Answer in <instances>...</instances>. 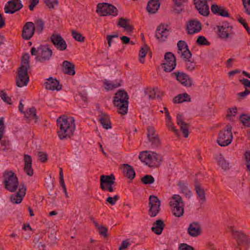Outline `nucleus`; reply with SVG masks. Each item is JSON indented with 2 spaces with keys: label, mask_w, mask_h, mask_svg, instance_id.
Listing matches in <instances>:
<instances>
[{
  "label": "nucleus",
  "mask_w": 250,
  "mask_h": 250,
  "mask_svg": "<svg viewBox=\"0 0 250 250\" xmlns=\"http://www.w3.org/2000/svg\"><path fill=\"white\" fill-rule=\"evenodd\" d=\"M187 29L188 33L192 35L199 32L201 30V24L196 20H192L188 21Z\"/></svg>",
  "instance_id": "nucleus-21"
},
{
  "label": "nucleus",
  "mask_w": 250,
  "mask_h": 250,
  "mask_svg": "<svg viewBox=\"0 0 250 250\" xmlns=\"http://www.w3.org/2000/svg\"><path fill=\"white\" fill-rule=\"evenodd\" d=\"M44 2L47 7L49 8H55L58 6V0H44Z\"/></svg>",
  "instance_id": "nucleus-49"
},
{
  "label": "nucleus",
  "mask_w": 250,
  "mask_h": 250,
  "mask_svg": "<svg viewBox=\"0 0 250 250\" xmlns=\"http://www.w3.org/2000/svg\"><path fill=\"white\" fill-rule=\"evenodd\" d=\"M104 84L105 85V89H106L107 91L114 89L112 83H110L106 80L104 81Z\"/></svg>",
  "instance_id": "nucleus-63"
},
{
  "label": "nucleus",
  "mask_w": 250,
  "mask_h": 250,
  "mask_svg": "<svg viewBox=\"0 0 250 250\" xmlns=\"http://www.w3.org/2000/svg\"><path fill=\"white\" fill-rule=\"evenodd\" d=\"M80 97L82 100V101L83 102V104H82V106L84 107L88 103V98L87 96V94L86 93H81L80 94Z\"/></svg>",
  "instance_id": "nucleus-60"
},
{
  "label": "nucleus",
  "mask_w": 250,
  "mask_h": 250,
  "mask_svg": "<svg viewBox=\"0 0 250 250\" xmlns=\"http://www.w3.org/2000/svg\"><path fill=\"white\" fill-rule=\"evenodd\" d=\"M238 21L243 25L244 27L247 30L248 33L250 34V28L249 27L248 24L246 22V20L242 18V17H239V18L238 19Z\"/></svg>",
  "instance_id": "nucleus-51"
},
{
  "label": "nucleus",
  "mask_w": 250,
  "mask_h": 250,
  "mask_svg": "<svg viewBox=\"0 0 250 250\" xmlns=\"http://www.w3.org/2000/svg\"><path fill=\"white\" fill-rule=\"evenodd\" d=\"M194 187L196 193L198 195L199 198L202 202H205L206 200L205 197V191L197 179L195 180Z\"/></svg>",
  "instance_id": "nucleus-32"
},
{
  "label": "nucleus",
  "mask_w": 250,
  "mask_h": 250,
  "mask_svg": "<svg viewBox=\"0 0 250 250\" xmlns=\"http://www.w3.org/2000/svg\"><path fill=\"white\" fill-rule=\"evenodd\" d=\"M178 54L180 55L181 57L185 59V61L186 60H189L192 56V54L190 50L188 48H186V50H184L181 52H178Z\"/></svg>",
  "instance_id": "nucleus-44"
},
{
  "label": "nucleus",
  "mask_w": 250,
  "mask_h": 250,
  "mask_svg": "<svg viewBox=\"0 0 250 250\" xmlns=\"http://www.w3.org/2000/svg\"><path fill=\"white\" fill-rule=\"evenodd\" d=\"M62 70L65 73L70 75H73L75 73L74 65L67 61L63 62Z\"/></svg>",
  "instance_id": "nucleus-35"
},
{
  "label": "nucleus",
  "mask_w": 250,
  "mask_h": 250,
  "mask_svg": "<svg viewBox=\"0 0 250 250\" xmlns=\"http://www.w3.org/2000/svg\"><path fill=\"white\" fill-rule=\"evenodd\" d=\"M31 53L33 56H36L37 61L43 62L48 60L52 55L51 50L46 46H40L36 48L32 47Z\"/></svg>",
  "instance_id": "nucleus-7"
},
{
  "label": "nucleus",
  "mask_w": 250,
  "mask_h": 250,
  "mask_svg": "<svg viewBox=\"0 0 250 250\" xmlns=\"http://www.w3.org/2000/svg\"><path fill=\"white\" fill-rule=\"evenodd\" d=\"M123 173L124 175L131 180L133 179L135 177V172L133 167L127 164L122 165Z\"/></svg>",
  "instance_id": "nucleus-29"
},
{
  "label": "nucleus",
  "mask_w": 250,
  "mask_h": 250,
  "mask_svg": "<svg viewBox=\"0 0 250 250\" xmlns=\"http://www.w3.org/2000/svg\"><path fill=\"white\" fill-rule=\"evenodd\" d=\"M165 227V224L164 221L161 219H158L153 223V227L151 229L155 234L160 235L162 234Z\"/></svg>",
  "instance_id": "nucleus-28"
},
{
  "label": "nucleus",
  "mask_w": 250,
  "mask_h": 250,
  "mask_svg": "<svg viewBox=\"0 0 250 250\" xmlns=\"http://www.w3.org/2000/svg\"><path fill=\"white\" fill-rule=\"evenodd\" d=\"M120 197L118 195H115L114 197H108L106 198V201L109 204L113 206L116 204L117 201L119 199Z\"/></svg>",
  "instance_id": "nucleus-52"
},
{
  "label": "nucleus",
  "mask_w": 250,
  "mask_h": 250,
  "mask_svg": "<svg viewBox=\"0 0 250 250\" xmlns=\"http://www.w3.org/2000/svg\"><path fill=\"white\" fill-rule=\"evenodd\" d=\"M148 49V47L147 45H146L144 47H142L140 50L139 54V61L142 63H144L145 62V58Z\"/></svg>",
  "instance_id": "nucleus-42"
},
{
  "label": "nucleus",
  "mask_w": 250,
  "mask_h": 250,
  "mask_svg": "<svg viewBox=\"0 0 250 250\" xmlns=\"http://www.w3.org/2000/svg\"><path fill=\"white\" fill-rule=\"evenodd\" d=\"M93 224L101 235L103 236L104 237L108 236V229L106 227L99 225L97 221H93Z\"/></svg>",
  "instance_id": "nucleus-38"
},
{
  "label": "nucleus",
  "mask_w": 250,
  "mask_h": 250,
  "mask_svg": "<svg viewBox=\"0 0 250 250\" xmlns=\"http://www.w3.org/2000/svg\"><path fill=\"white\" fill-rule=\"evenodd\" d=\"M99 120L104 128L108 129L111 128L109 116L104 113H101L99 116Z\"/></svg>",
  "instance_id": "nucleus-30"
},
{
  "label": "nucleus",
  "mask_w": 250,
  "mask_h": 250,
  "mask_svg": "<svg viewBox=\"0 0 250 250\" xmlns=\"http://www.w3.org/2000/svg\"><path fill=\"white\" fill-rule=\"evenodd\" d=\"M24 170L29 176H32L33 174V169L32 166V158L30 155H24Z\"/></svg>",
  "instance_id": "nucleus-27"
},
{
  "label": "nucleus",
  "mask_w": 250,
  "mask_h": 250,
  "mask_svg": "<svg viewBox=\"0 0 250 250\" xmlns=\"http://www.w3.org/2000/svg\"><path fill=\"white\" fill-rule=\"evenodd\" d=\"M187 231L190 236L197 237L202 233V227L199 223L193 222L189 224Z\"/></svg>",
  "instance_id": "nucleus-19"
},
{
  "label": "nucleus",
  "mask_w": 250,
  "mask_h": 250,
  "mask_svg": "<svg viewBox=\"0 0 250 250\" xmlns=\"http://www.w3.org/2000/svg\"><path fill=\"white\" fill-rule=\"evenodd\" d=\"M246 13L250 15V0H242Z\"/></svg>",
  "instance_id": "nucleus-55"
},
{
  "label": "nucleus",
  "mask_w": 250,
  "mask_h": 250,
  "mask_svg": "<svg viewBox=\"0 0 250 250\" xmlns=\"http://www.w3.org/2000/svg\"><path fill=\"white\" fill-rule=\"evenodd\" d=\"M177 123L180 126V130L182 132L185 138H188L189 134L188 130L190 125L183 121L182 115L180 114L177 115Z\"/></svg>",
  "instance_id": "nucleus-22"
},
{
  "label": "nucleus",
  "mask_w": 250,
  "mask_h": 250,
  "mask_svg": "<svg viewBox=\"0 0 250 250\" xmlns=\"http://www.w3.org/2000/svg\"><path fill=\"white\" fill-rule=\"evenodd\" d=\"M128 101H123L121 104H119L118 105L117 104H114V105L117 107V112L119 113L122 115H125L127 113L128 110Z\"/></svg>",
  "instance_id": "nucleus-36"
},
{
  "label": "nucleus",
  "mask_w": 250,
  "mask_h": 250,
  "mask_svg": "<svg viewBox=\"0 0 250 250\" xmlns=\"http://www.w3.org/2000/svg\"><path fill=\"white\" fill-rule=\"evenodd\" d=\"M24 115L27 118L34 121L35 122H37V117L36 113V109L34 107L31 108L29 110L26 111Z\"/></svg>",
  "instance_id": "nucleus-39"
},
{
  "label": "nucleus",
  "mask_w": 250,
  "mask_h": 250,
  "mask_svg": "<svg viewBox=\"0 0 250 250\" xmlns=\"http://www.w3.org/2000/svg\"><path fill=\"white\" fill-rule=\"evenodd\" d=\"M173 102L175 104H179L184 102V100L183 99L182 94H180L174 97Z\"/></svg>",
  "instance_id": "nucleus-59"
},
{
  "label": "nucleus",
  "mask_w": 250,
  "mask_h": 250,
  "mask_svg": "<svg viewBox=\"0 0 250 250\" xmlns=\"http://www.w3.org/2000/svg\"><path fill=\"white\" fill-rule=\"evenodd\" d=\"M239 119L242 123L245 125L247 126H249L250 125V116L247 114H242L241 115Z\"/></svg>",
  "instance_id": "nucleus-45"
},
{
  "label": "nucleus",
  "mask_w": 250,
  "mask_h": 250,
  "mask_svg": "<svg viewBox=\"0 0 250 250\" xmlns=\"http://www.w3.org/2000/svg\"><path fill=\"white\" fill-rule=\"evenodd\" d=\"M230 231L235 239H236L238 245H248L250 243V240L243 232L234 230L233 227L230 228Z\"/></svg>",
  "instance_id": "nucleus-13"
},
{
  "label": "nucleus",
  "mask_w": 250,
  "mask_h": 250,
  "mask_svg": "<svg viewBox=\"0 0 250 250\" xmlns=\"http://www.w3.org/2000/svg\"><path fill=\"white\" fill-rule=\"evenodd\" d=\"M166 122H167V126L169 128V129L174 131L175 132V134L177 135L178 134V131L177 129H175V127L173 126V124L171 122V117L170 118L166 119Z\"/></svg>",
  "instance_id": "nucleus-53"
},
{
  "label": "nucleus",
  "mask_w": 250,
  "mask_h": 250,
  "mask_svg": "<svg viewBox=\"0 0 250 250\" xmlns=\"http://www.w3.org/2000/svg\"><path fill=\"white\" fill-rule=\"evenodd\" d=\"M179 249L180 250H195L192 247L185 243L180 245Z\"/></svg>",
  "instance_id": "nucleus-58"
},
{
  "label": "nucleus",
  "mask_w": 250,
  "mask_h": 250,
  "mask_svg": "<svg viewBox=\"0 0 250 250\" xmlns=\"http://www.w3.org/2000/svg\"><path fill=\"white\" fill-rule=\"evenodd\" d=\"M141 182L145 185H149L155 181L154 177L151 175H146L141 179Z\"/></svg>",
  "instance_id": "nucleus-43"
},
{
  "label": "nucleus",
  "mask_w": 250,
  "mask_h": 250,
  "mask_svg": "<svg viewBox=\"0 0 250 250\" xmlns=\"http://www.w3.org/2000/svg\"><path fill=\"white\" fill-rule=\"evenodd\" d=\"M245 159L247 163V166L250 171V151H247L245 153Z\"/></svg>",
  "instance_id": "nucleus-62"
},
{
  "label": "nucleus",
  "mask_w": 250,
  "mask_h": 250,
  "mask_svg": "<svg viewBox=\"0 0 250 250\" xmlns=\"http://www.w3.org/2000/svg\"><path fill=\"white\" fill-rule=\"evenodd\" d=\"M185 63L186 69L188 71H192L194 70L196 67V63L194 61H191L189 60H186Z\"/></svg>",
  "instance_id": "nucleus-46"
},
{
  "label": "nucleus",
  "mask_w": 250,
  "mask_h": 250,
  "mask_svg": "<svg viewBox=\"0 0 250 250\" xmlns=\"http://www.w3.org/2000/svg\"><path fill=\"white\" fill-rule=\"evenodd\" d=\"M177 47L178 48V52H181L184 50H186V48H188V45L186 42L184 41H180L177 43Z\"/></svg>",
  "instance_id": "nucleus-50"
},
{
  "label": "nucleus",
  "mask_w": 250,
  "mask_h": 250,
  "mask_svg": "<svg viewBox=\"0 0 250 250\" xmlns=\"http://www.w3.org/2000/svg\"><path fill=\"white\" fill-rule=\"evenodd\" d=\"M4 185L5 188L10 192H14L18 188L19 184L18 178L16 174L12 171H6L4 173ZM21 185H23L21 184Z\"/></svg>",
  "instance_id": "nucleus-6"
},
{
  "label": "nucleus",
  "mask_w": 250,
  "mask_h": 250,
  "mask_svg": "<svg viewBox=\"0 0 250 250\" xmlns=\"http://www.w3.org/2000/svg\"><path fill=\"white\" fill-rule=\"evenodd\" d=\"M26 188L24 185L19 186V190L18 192L11 196V202L16 204L21 203L26 194Z\"/></svg>",
  "instance_id": "nucleus-17"
},
{
  "label": "nucleus",
  "mask_w": 250,
  "mask_h": 250,
  "mask_svg": "<svg viewBox=\"0 0 250 250\" xmlns=\"http://www.w3.org/2000/svg\"><path fill=\"white\" fill-rule=\"evenodd\" d=\"M147 137L152 148L160 147L161 142L153 127L148 126L147 128Z\"/></svg>",
  "instance_id": "nucleus-11"
},
{
  "label": "nucleus",
  "mask_w": 250,
  "mask_h": 250,
  "mask_svg": "<svg viewBox=\"0 0 250 250\" xmlns=\"http://www.w3.org/2000/svg\"><path fill=\"white\" fill-rule=\"evenodd\" d=\"M229 112L227 113V117H230L231 116H235L237 113V109L236 107L229 109Z\"/></svg>",
  "instance_id": "nucleus-61"
},
{
  "label": "nucleus",
  "mask_w": 250,
  "mask_h": 250,
  "mask_svg": "<svg viewBox=\"0 0 250 250\" xmlns=\"http://www.w3.org/2000/svg\"><path fill=\"white\" fill-rule=\"evenodd\" d=\"M196 43L201 45H209L210 44V42L203 36L198 37L196 41Z\"/></svg>",
  "instance_id": "nucleus-48"
},
{
  "label": "nucleus",
  "mask_w": 250,
  "mask_h": 250,
  "mask_svg": "<svg viewBox=\"0 0 250 250\" xmlns=\"http://www.w3.org/2000/svg\"><path fill=\"white\" fill-rule=\"evenodd\" d=\"M169 205L171 207L173 214L178 217L183 215L184 204L182 197L178 194H174L171 197L169 202Z\"/></svg>",
  "instance_id": "nucleus-4"
},
{
  "label": "nucleus",
  "mask_w": 250,
  "mask_h": 250,
  "mask_svg": "<svg viewBox=\"0 0 250 250\" xmlns=\"http://www.w3.org/2000/svg\"><path fill=\"white\" fill-rule=\"evenodd\" d=\"M169 34V31L167 29L165 25L161 24L159 25L155 32V37L159 42H163L166 41Z\"/></svg>",
  "instance_id": "nucleus-18"
},
{
  "label": "nucleus",
  "mask_w": 250,
  "mask_h": 250,
  "mask_svg": "<svg viewBox=\"0 0 250 250\" xmlns=\"http://www.w3.org/2000/svg\"><path fill=\"white\" fill-rule=\"evenodd\" d=\"M129 20L127 19H125L124 18H121L119 19L118 25L122 27H125V25L128 23Z\"/></svg>",
  "instance_id": "nucleus-57"
},
{
  "label": "nucleus",
  "mask_w": 250,
  "mask_h": 250,
  "mask_svg": "<svg viewBox=\"0 0 250 250\" xmlns=\"http://www.w3.org/2000/svg\"><path fill=\"white\" fill-rule=\"evenodd\" d=\"M39 159L42 162H45L48 159V156L45 152H39L38 153Z\"/></svg>",
  "instance_id": "nucleus-54"
},
{
  "label": "nucleus",
  "mask_w": 250,
  "mask_h": 250,
  "mask_svg": "<svg viewBox=\"0 0 250 250\" xmlns=\"http://www.w3.org/2000/svg\"><path fill=\"white\" fill-rule=\"evenodd\" d=\"M146 93L148 95L149 99L157 98L161 99L162 97L164 95V93L160 91L158 88H153L152 89H147Z\"/></svg>",
  "instance_id": "nucleus-34"
},
{
  "label": "nucleus",
  "mask_w": 250,
  "mask_h": 250,
  "mask_svg": "<svg viewBox=\"0 0 250 250\" xmlns=\"http://www.w3.org/2000/svg\"><path fill=\"white\" fill-rule=\"evenodd\" d=\"M139 158L142 162L146 163V165L151 167H157L161 161L160 155L154 152H151L150 154L147 151L141 152Z\"/></svg>",
  "instance_id": "nucleus-5"
},
{
  "label": "nucleus",
  "mask_w": 250,
  "mask_h": 250,
  "mask_svg": "<svg viewBox=\"0 0 250 250\" xmlns=\"http://www.w3.org/2000/svg\"><path fill=\"white\" fill-rule=\"evenodd\" d=\"M194 1L195 7L199 13L203 16H208L209 10L207 0H194Z\"/></svg>",
  "instance_id": "nucleus-15"
},
{
  "label": "nucleus",
  "mask_w": 250,
  "mask_h": 250,
  "mask_svg": "<svg viewBox=\"0 0 250 250\" xmlns=\"http://www.w3.org/2000/svg\"><path fill=\"white\" fill-rule=\"evenodd\" d=\"M130 243L128 242V240H124L121 244V246L119 248V250H123L127 248L129 245Z\"/></svg>",
  "instance_id": "nucleus-64"
},
{
  "label": "nucleus",
  "mask_w": 250,
  "mask_h": 250,
  "mask_svg": "<svg viewBox=\"0 0 250 250\" xmlns=\"http://www.w3.org/2000/svg\"><path fill=\"white\" fill-rule=\"evenodd\" d=\"M161 201L155 195H150L149 197L148 211V214L151 217H155L160 211Z\"/></svg>",
  "instance_id": "nucleus-9"
},
{
  "label": "nucleus",
  "mask_w": 250,
  "mask_h": 250,
  "mask_svg": "<svg viewBox=\"0 0 250 250\" xmlns=\"http://www.w3.org/2000/svg\"><path fill=\"white\" fill-rule=\"evenodd\" d=\"M160 5L158 0H150L147 3L146 10L149 13L154 14L159 9Z\"/></svg>",
  "instance_id": "nucleus-31"
},
{
  "label": "nucleus",
  "mask_w": 250,
  "mask_h": 250,
  "mask_svg": "<svg viewBox=\"0 0 250 250\" xmlns=\"http://www.w3.org/2000/svg\"><path fill=\"white\" fill-rule=\"evenodd\" d=\"M59 175H60V183L61 184V187H62L63 192L65 194V196L66 197H68V193L66 191V186L64 183V180L63 178V173L62 171V167L60 168V171H59Z\"/></svg>",
  "instance_id": "nucleus-41"
},
{
  "label": "nucleus",
  "mask_w": 250,
  "mask_h": 250,
  "mask_svg": "<svg viewBox=\"0 0 250 250\" xmlns=\"http://www.w3.org/2000/svg\"><path fill=\"white\" fill-rule=\"evenodd\" d=\"M22 7L21 0H11L5 5L4 9L6 13L13 14L19 11Z\"/></svg>",
  "instance_id": "nucleus-12"
},
{
  "label": "nucleus",
  "mask_w": 250,
  "mask_h": 250,
  "mask_svg": "<svg viewBox=\"0 0 250 250\" xmlns=\"http://www.w3.org/2000/svg\"><path fill=\"white\" fill-rule=\"evenodd\" d=\"M211 11L214 14L218 15L222 17H229V15L228 11L224 7L219 6L216 4L211 6Z\"/></svg>",
  "instance_id": "nucleus-26"
},
{
  "label": "nucleus",
  "mask_w": 250,
  "mask_h": 250,
  "mask_svg": "<svg viewBox=\"0 0 250 250\" xmlns=\"http://www.w3.org/2000/svg\"><path fill=\"white\" fill-rule=\"evenodd\" d=\"M128 97L127 92L124 90H119L115 94L114 97L113 104L118 105L123 101H128Z\"/></svg>",
  "instance_id": "nucleus-25"
},
{
  "label": "nucleus",
  "mask_w": 250,
  "mask_h": 250,
  "mask_svg": "<svg viewBox=\"0 0 250 250\" xmlns=\"http://www.w3.org/2000/svg\"><path fill=\"white\" fill-rule=\"evenodd\" d=\"M0 96L1 99L8 104H11V99L10 97H8L6 94L3 91H1L0 93Z\"/></svg>",
  "instance_id": "nucleus-56"
},
{
  "label": "nucleus",
  "mask_w": 250,
  "mask_h": 250,
  "mask_svg": "<svg viewBox=\"0 0 250 250\" xmlns=\"http://www.w3.org/2000/svg\"><path fill=\"white\" fill-rule=\"evenodd\" d=\"M178 185L180 188L181 192L183 193L186 197L190 198L192 195V193L191 191L188 189L187 185L182 182H179Z\"/></svg>",
  "instance_id": "nucleus-37"
},
{
  "label": "nucleus",
  "mask_w": 250,
  "mask_h": 250,
  "mask_svg": "<svg viewBox=\"0 0 250 250\" xmlns=\"http://www.w3.org/2000/svg\"><path fill=\"white\" fill-rule=\"evenodd\" d=\"M51 40L56 48L61 51L66 49L67 44L60 35H53Z\"/></svg>",
  "instance_id": "nucleus-23"
},
{
  "label": "nucleus",
  "mask_w": 250,
  "mask_h": 250,
  "mask_svg": "<svg viewBox=\"0 0 250 250\" xmlns=\"http://www.w3.org/2000/svg\"><path fill=\"white\" fill-rule=\"evenodd\" d=\"M45 85L46 89L54 91H59L62 89V85L56 79L50 78L47 79L45 83Z\"/></svg>",
  "instance_id": "nucleus-24"
},
{
  "label": "nucleus",
  "mask_w": 250,
  "mask_h": 250,
  "mask_svg": "<svg viewBox=\"0 0 250 250\" xmlns=\"http://www.w3.org/2000/svg\"><path fill=\"white\" fill-rule=\"evenodd\" d=\"M35 27L39 33H41L44 29V23L41 20H38L35 22Z\"/></svg>",
  "instance_id": "nucleus-47"
},
{
  "label": "nucleus",
  "mask_w": 250,
  "mask_h": 250,
  "mask_svg": "<svg viewBox=\"0 0 250 250\" xmlns=\"http://www.w3.org/2000/svg\"><path fill=\"white\" fill-rule=\"evenodd\" d=\"M231 129L232 126L227 125L225 129L220 131L217 139V143L219 146H226L231 143L233 138Z\"/></svg>",
  "instance_id": "nucleus-3"
},
{
  "label": "nucleus",
  "mask_w": 250,
  "mask_h": 250,
  "mask_svg": "<svg viewBox=\"0 0 250 250\" xmlns=\"http://www.w3.org/2000/svg\"><path fill=\"white\" fill-rule=\"evenodd\" d=\"M35 30L34 24L32 22H27L23 27L22 38L25 40H29L33 36Z\"/></svg>",
  "instance_id": "nucleus-16"
},
{
  "label": "nucleus",
  "mask_w": 250,
  "mask_h": 250,
  "mask_svg": "<svg viewBox=\"0 0 250 250\" xmlns=\"http://www.w3.org/2000/svg\"><path fill=\"white\" fill-rule=\"evenodd\" d=\"M57 134L61 140H66L73 136L76 129V120L70 116L62 115L57 119Z\"/></svg>",
  "instance_id": "nucleus-1"
},
{
  "label": "nucleus",
  "mask_w": 250,
  "mask_h": 250,
  "mask_svg": "<svg viewBox=\"0 0 250 250\" xmlns=\"http://www.w3.org/2000/svg\"><path fill=\"white\" fill-rule=\"evenodd\" d=\"M171 75L172 76H175L176 79L183 85L188 87L191 86L192 80L191 78L186 73L177 71L173 72Z\"/></svg>",
  "instance_id": "nucleus-14"
},
{
  "label": "nucleus",
  "mask_w": 250,
  "mask_h": 250,
  "mask_svg": "<svg viewBox=\"0 0 250 250\" xmlns=\"http://www.w3.org/2000/svg\"><path fill=\"white\" fill-rule=\"evenodd\" d=\"M164 59L165 62L162 64L164 70L167 72L172 71L176 65L175 55L171 52H167L165 55Z\"/></svg>",
  "instance_id": "nucleus-10"
},
{
  "label": "nucleus",
  "mask_w": 250,
  "mask_h": 250,
  "mask_svg": "<svg viewBox=\"0 0 250 250\" xmlns=\"http://www.w3.org/2000/svg\"><path fill=\"white\" fill-rule=\"evenodd\" d=\"M115 178L113 174L109 175H102L100 177V187L103 190H105V186L113 185L115 184Z\"/></svg>",
  "instance_id": "nucleus-20"
},
{
  "label": "nucleus",
  "mask_w": 250,
  "mask_h": 250,
  "mask_svg": "<svg viewBox=\"0 0 250 250\" xmlns=\"http://www.w3.org/2000/svg\"><path fill=\"white\" fill-rule=\"evenodd\" d=\"M29 59L30 56L28 53L24 54L22 57L21 65L16 79V84L19 87L26 86L29 82Z\"/></svg>",
  "instance_id": "nucleus-2"
},
{
  "label": "nucleus",
  "mask_w": 250,
  "mask_h": 250,
  "mask_svg": "<svg viewBox=\"0 0 250 250\" xmlns=\"http://www.w3.org/2000/svg\"><path fill=\"white\" fill-rule=\"evenodd\" d=\"M96 12L101 13V16H106L111 15L116 16L118 14V10L114 5L107 3H98Z\"/></svg>",
  "instance_id": "nucleus-8"
},
{
  "label": "nucleus",
  "mask_w": 250,
  "mask_h": 250,
  "mask_svg": "<svg viewBox=\"0 0 250 250\" xmlns=\"http://www.w3.org/2000/svg\"><path fill=\"white\" fill-rule=\"evenodd\" d=\"M217 160L218 165L221 167L222 169L226 170L229 168V163L226 161L222 154H219L217 158Z\"/></svg>",
  "instance_id": "nucleus-40"
},
{
  "label": "nucleus",
  "mask_w": 250,
  "mask_h": 250,
  "mask_svg": "<svg viewBox=\"0 0 250 250\" xmlns=\"http://www.w3.org/2000/svg\"><path fill=\"white\" fill-rule=\"evenodd\" d=\"M218 35L219 38L226 40L229 36V30H231V26H218Z\"/></svg>",
  "instance_id": "nucleus-33"
}]
</instances>
